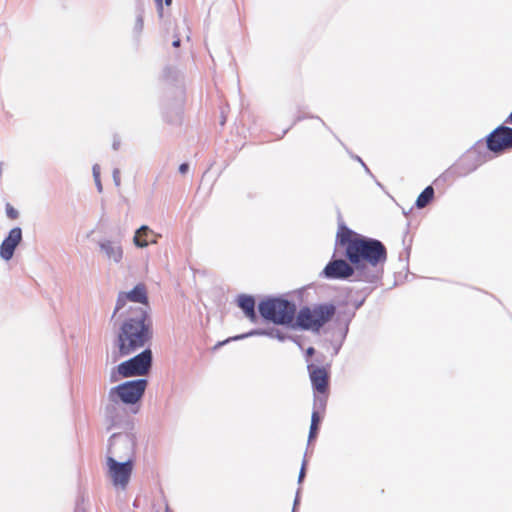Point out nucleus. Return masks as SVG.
<instances>
[{"label":"nucleus","instance_id":"f257e3e1","mask_svg":"<svg viewBox=\"0 0 512 512\" xmlns=\"http://www.w3.org/2000/svg\"><path fill=\"white\" fill-rule=\"evenodd\" d=\"M334 254L347 259L356 269L376 267L387 259L386 248L380 241L364 237L347 226H340L337 232Z\"/></svg>","mask_w":512,"mask_h":512},{"label":"nucleus","instance_id":"f03ea898","mask_svg":"<svg viewBox=\"0 0 512 512\" xmlns=\"http://www.w3.org/2000/svg\"><path fill=\"white\" fill-rule=\"evenodd\" d=\"M129 310L133 316L123 323L117 337L119 357L132 354L152 337L151 324L146 311L141 307H130Z\"/></svg>","mask_w":512,"mask_h":512},{"label":"nucleus","instance_id":"7ed1b4c3","mask_svg":"<svg viewBox=\"0 0 512 512\" xmlns=\"http://www.w3.org/2000/svg\"><path fill=\"white\" fill-rule=\"evenodd\" d=\"M118 446H124L131 448V442L128 438L112 436L109 446V455L107 457V473L115 487L125 489L130 481V477L133 470V463L130 459H127L123 463H119L112 456L115 454L114 449Z\"/></svg>","mask_w":512,"mask_h":512},{"label":"nucleus","instance_id":"20e7f679","mask_svg":"<svg viewBox=\"0 0 512 512\" xmlns=\"http://www.w3.org/2000/svg\"><path fill=\"white\" fill-rule=\"evenodd\" d=\"M261 316L274 324L292 325L296 306L294 303L281 298H268L258 305Z\"/></svg>","mask_w":512,"mask_h":512},{"label":"nucleus","instance_id":"39448f33","mask_svg":"<svg viewBox=\"0 0 512 512\" xmlns=\"http://www.w3.org/2000/svg\"><path fill=\"white\" fill-rule=\"evenodd\" d=\"M336 308L332 304L315 306L313 309L304 307L296 316V322L292 327H300L304 330L319 331L334 316Z\"/></svg>","mask_w":512,"mask_h":512},{"label":"nucleus","instance_id":"423d86ee","mask_svg":"<svg viewBox=\"0 0 512 512\" xmlns=\"http://www.w3.org/2000/svg\"><path fill=\"white\" fill-rule=\"evenodd\" d=\"M330 364L322 366L307 365L309 378L314 392V407L325 410L330 392Z\"/></svg>","mask_w":512,"mask_h":512},{"label":"nucleus","instance_id":"0eeeda50","mask_svg":"<svg viewBox=\"0 0 512 512\" xmlns=\"http://www.w3.org/2000/svg\"><path fill=\"white\" fill-rule=\"evenodd\" d=\"M151 364L152 352L150 349H146L135 357L119 364L116 371L111 374V381H117L119 379L117 375L124 378L146 375L151 368Z\"/></svg>","mask_w":512,"mask_h":512},{"label":"nucleus","instance_id":"6e6552de","mask_svg":"<svg viewBox=\"0 0 512 512\" xmlns=\"http://www.w3.org/2000/svg\"><path fill=\"white\" fill-rule=\"evenodd\" d=\"M146 386L147 381L145 379L127 381L112 388L109 397L112 401H116L115 397H119L126 404H135L143 396Z\"/></svg>","mask_w":512,"mask_h":512},{"label":"nucleus","instance_id":"1a4fd4ad","mask_svg":"<svg viewBox=\"0 0 512 512\" xmlns=\"http://www.w3.org/2000/svg\"><path fill=\"white\" fill-rule=\"evenodd\" d=\"M487 148L494 153L512 149V128L500 125L486 137Z\"/></svg>","mask_w":512,"mask_h":512},{"label":"nucleus","instance_id":"9d476101","mask_svg":"<svg viewBox=\"0 0 512 512\" xmlns=\"http://www.w3.org/2000/svg\"><path fill=\"white\" fill-rule=\"evenodd\" d=\"M354 266L344 259L330 261L324 268V275L330 279H346L354 274Z\"/></svg>","mask_w":512,"mask_h":512},{"label":"nucleus","instance_id":"9b49d317","mask_svg":"<svg viewBox=\"0 0 512 512\" xmlns=\"http://www.w3.org/2000/svg\"><path fill=\"white\" fill-rule=\"evenodd\" d=\"M127 300L147 305L148 301L145 286L143 284H138L132 291L128 293H120L117 299L114 314H116L122 307H124Z\"/></svg>","mask_w":512,"mask_h":512},{"label":"nucleus","instance_id":"f8f14e48","mask_svg":"<svg viewBox=\"0 0 512 512\" xmlns=\"http://www.w3.org/2000/svg\"><path fill=\"white\" fill-rule=\"evenodd\" d=\"M21 240V229L19 227H14L0 246V256L5 260H10L14 254L15 248L18 246Z\"/></svg>","mask_w":512,"mask_h":512},{"label":"nucleus","instance_id":"ddd939ff","mask_svg":"<svg viewBox=\"0 0 512 512\" xmlns=\"http://www.w3.org/2000/svg\"><path fill=\"white\" fill-rule=\"evenodd\" d=\"M159 234L150 229L149 226H140L134 235V243L138 247H146L157 242Z\"/></svg>","mask_w":512,"mask_h":512},{"label":"nucleus","instance_id":"4468645a","mask_svg":"<svg viewBox=\"0 0 512 512\" xmlns=\"http://www.w3.org/2000/svg\"><path fill=\"white\" fill-rule=\"evenodd\" d=\"M237 304L243 310L245 316L251 321H257V315L255 312V299L246 294H241L237 297Z\"/></svg>","mask_w":512,"mask_h":512},{"label":"nucleus","instance_id":"2eb2a0df","mask_svg":"<svg viewBox=\"0 0 512 512\" xmlns=\"http://www.w3.org/2000/svg\"><path fill=\"white\" fill-rule=\"evenodd\" d=\"M101 249L105 252L107 258L116 263L120 262L123 257V251L120 245L106 241L100 244Z\"/></svg>","mask_w":512,"mask_h":512},{"label":"nucleus","instance_id":"dca6fc26","mask_svg":"<svg viewBox=\"0 0 512 512\" xmlns=\"http://www.w3.org/2000/svg\"><path fill=\"white\" fill-rule=\"evenodd\" d=\"M434 198V189L432 186H427L418 196L416 200L417 208L426 207Z\"/></svg>","mask_w":512,"mask_h":512},{"label":"nucleus","instance_id":"f3484780","mask_svg":"<svg viewBox=\"0 0 512 512\" xmlns=\"http://www.w3.org/2000/svg\"><path fill=\"white\" fill-rule=\"evenodd\" d=\"M315 410L312 413L311 416V425H310V431H309V440H312L316 437L318 432V426L321 421L320 412H323L324 410L319 409L318 407H314Z\"/></svg>","mask_w":512,"mask_h":512},{"label":"nucleus","instance_id":"a211bd4d","mask_svg":"<svg viewBox=\"0 0 512 512\" xmlns=\"http://www.w3.org/2000/svg\"><path fill=\"white\" fill-rule=\"evenodd\" d=\"M6 214L10 220L18 218V211L9 203L6 205Z\"/></svg>","mask_w":512,"mask_h":512},{"label":"nucleus","instance_id":"6ab92c4d","mask_svg":"<svg viewBox=\"0 0 512 512\" xmlns=\"http://www.w3.org/2000/svg\"><path fill=\"white\" fill-rule=\"evenodd\" d=\"M160 15L163 14V5L170 6L172 4V0H154Z\"/></svg>","mask_w":512,"mask_h":512},{"label":"nucleus","instance_id":"aec40b11","mask_svg":"<svg viewBox=\"0 0 512 512\" xmlns=\"http://www.w3.org/2000/svg\"><path fill=\"white\" fill-rule=\"evenodd\" d=\"M249 335H272V332L271 333H268L266 331H259V330H256V331H252L248 334H246L245 336H249Z\"/></svg>","mask_w":512,"mask_h":512},{"label":"nucleus","instance_id":"412c9836","mask_svg":"<svg viewBox=\"0 0 512 512\" xmlns=\"http://www.w3.org/2000/svg\"><path fill=\"white\" fill-rule=\"evenodd\" d=\"M313 121H314L315 126L319 129H321L322 127L325 126V123L319 118H314Z\"/></svg>","mask_w":512,"mask_h":512},{"label":"nucleus","instance_id":"4be33fe9","mask_svg":"<svg viewBox=\"0 0 512 512\" xmlns=\"http://www.w3.org/2000/svg\"><path fill=\"white\" fill-rule=\"evenodd\" d=\"M189 169V165L187 163H182L180 166H179V172L181 174H185Z\"/></svg>","mask_w":512,"mask_h":512},{"label":"nucleus","instance_id":"5701e85b","mask_svg":"<svg viewBox=\"0 0 512 512\" xmlns=\"http://www.w3.org/2000/svg\"><path fill=\"white\" fill-rule=\"evenodd\" d=\"M180 43H181L180 36H179V34H176L175 39L172 42V45H173V47L178 48L180 46Z\"/></svg>","mask_w":512,"mask_h":512},{"label":"nucleus","instance_id":"b1692460","mask_svg":"<svg viewBox=\"0 0 512 512\" xmlns=\"http://www.w3.org/2000/svg\"><path fill=\"white\" fill-rule=\"evenodd\" d=\"M314 353H315V349H314L313 347H309V348H307V350H306V356H307V357H311V356H313V355H314Z\"/></svg>","mask_w":512,"mask_h":512},{"label":"nucleus","instance_id":"393cba45","mask_svg":"<svg viewBox=\"0 0 512 512\" xmlns=\"http://www.w3.org/2000/svg\"><path fill=\"white\" fill-rule=\"evenodd\" d=\"M93 174H94L95 180L99 183V172L97 171L96 167L93 168Z\"/></svg>","mask_w":512,"mask_h":512},{"label":"nucleus","instance_id":"a878e982","mask_svg":"<svg viewBox=\"0 0 512 512\" xmlns=\"http://www.w3.org/2000/svg\"><path fill=\"white\" fill-rule=\"evenodd\" d=\"M506 124L512 125V112L509 114V116L505 120Z\"/></svg>","mask_w":512,"mask_h":512},{"label":"nucleus","instance_id":"bb28decb","mask_svg":"<svg viewBox=\"0 0 512 512\" xmlns=\"http://www.w3.org/2000/svg\"><path fill=\"white\" fill-rule=\"evenodd\" d=\"M304 474H305V471H304V466L302 467L301 471H300V475H299V480L301 481V479L304 477Z\"/></svg>","mask_w":512,"mask_h":512},{"label":"nucleus","instance_id":"cd10ccee","mask_svg":"<svg viewBox=\"0 0 512 512\" xmlns=\"http://www.w3.org/2000/svg\"><path fill=\"white\" fill-rule=\"evenodd\" d=\"M280 340H283L284 337L283 336H280L279 334L276 335Z\"/></svg>","mask_w":512,"mask_h":512},{"label":"nucleus","instance_id":"c85d7f7f","mask_svg":"<svg viewBox=\"0 0 512 512\" xmlns=\"http://www.w3.org/2000/svg\"><path fill=\"white\" fill-rule=\"evenodd\" d=\"M244 336H236L234 339H240V338H243Z\"/></svg>","mask_w":512,"mask_h":512},{"label":"nucleus","instance_id":"c756f323","mask_svg":"<svg viewBox=\"0 0 512 512\" xmlns=\"http://www.w3.org/2000/svg\"><path fill=\"white\" fill-rule=\"evenodd\" d=\"M166 512H169V507L168 506L166 507Z\"/></svg>","mask_w":512,"mask_h":512}]
</instances>
